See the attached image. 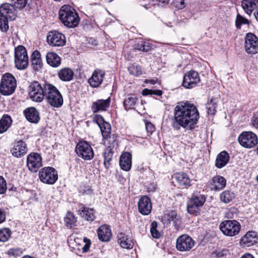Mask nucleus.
Returning a JSON list of instances; mask_svg holds the SVG:
<instances>
[{
	"label": "nucleus",
	"mask_w": 258,
	"mask_h": 258,
	"mask_svg": "<svg viewBox=\"0 0 258 258\" xmlns=\"http://www.w3.org/2000/svg\"><path fill=\"white\" fill-rule=\"evenodd\" d=\"M199 112L196 106L188 102H178L173 110L172 125L176 130L182 127L191 130L198 123Z\"/></svg>",
	"instance_id": "1"
},
{
	"label": "nucleus",
	"mask_w": 258,
	"mask_h": 258,
	"mask_svg": "<svg viewBox=\"0 0 258 258\" xmlns=\"http://www.w3.org/2000/svg\"><path fill=\"white\" fill-rule=\"evenodd\" d=\"M113 151L111 148H106L104 153V165L108 169L110 165V162L113 157Z\"/></svg>",
	"instance_id": "41"
},
{
	"label": "nucleus",
	"mask_w": 258,
	"mask_h": 258,
	"mask_svg": "<svg viewBox=\"0 0 258 258\" xmlns=\"http://www.w3.org/2000/svg\"><path fill=\"white\" fill-rule=\"evenodd\" d=\"M80 207V209L78 211V214L87 221H93L95 218L94 209L86 207L84 205H81Z\"/></svg>",
	"instance_id": "29"
},
{
	"label": "nucleus",
	"mask_w": 258,
	"mask_h": 258,
	"mask_svg": "<svg viewBox=\"0 0 258 258\" xmlns=\"http://www.w3.org/2000/svg\"><path fill=\"white\" fill-rule=\"evenodd\" d=\"M104 139H106L108 142V144H109L108 147L107 148H114L115 146H117V141L116 139V137L113 135L110 136V134L108 136V138H103Z\"/></svg>",
	"instance_id": "50"
},
{
	"label": "nucleus",
	"mask_w": 258,
	"mask_h": 258,
	"mask_svg": "<svg viewBox=\"0 0 258 258\" xmlns=\"http://www.w3.org/2000/svg\"><path fill=\"white\" fill-rule=\"evenodd\" d=\"M49 83L39 82L34 81L29 86V96L31 100L36 102H41L44 99L46 92L45 87Z\"/></svg>",
	"instance_id": "4"
},
{
	"label": "nucleus",
	"mask_w": 258,
	"mask_h": 258,
	"mask_svg": "<svg viewBox=\"0 0 258 258\" xmlns=\"http://www.w3.org/2000/svg\"><path fill=\"white\" fill-rule=\"evenodd\" d=\"M128 71L130 74L135 76H139L142 74V67L135 63L130 64L128 67Z\"/></svg>",
	"instance_id": "43"
},
{
	"label": "nucleus",
	"mask_w": 258,
	"mask_h": 258,
	"mask_svg": "<svg viewBox=\"0 0 258 258\" xmlns=\"http://www.w3.org/2000/svg\"><path fill=\"white\" fill-rule=\"evenodd\" d=\"M14 6L9 4H3L0 7V16L14 20L16 17V12Z\"/></svg>",
	"instance_id": "19"
},
{
	"label": "nucleus",
	"mask_w": 258,
	"mask_h": 258,
	"mask_svg": "<svg viewBox=\"0 0 258 258\" xmlns=\"http://www.w3.org/2000/svg\"><path fill=\"white\" fill-rule=\"evenodd\" d=\"M157 223L153 222L151 225L150 232L152 236L155 238H159L160 237V233L157 230Z\"/></svg>",
	"instance_id": "48"
},
{
	"label": "nucleus",
	"mask_w": 258,
	"mask_h": 258,
	"mask_svg": "<svg viewBox=\"0 0 258 258\" xmlns=\"http://www.w3.org/2000/svg\"><path fill=\"white\" fill-rule=\"evenodd\" d=\"M77 155L85 160H90L94 157V152L91 146L86 141L79 142L76 147Z\"/></svg>",
	"instance_id": "11"
},
{
	"label": "nucleus",
	"mask_w": 258,
	"mask_h": 258,
	"mask_svg": "<svg viewBox=\"0 0 258 258\" xmlns=\"http://www.w3.org/2000/svg\"><path fill=\"white\" fill-rule=\"evenodd\" d=\"M173 3L174 6L179 9L185 7L184 0H173Z\"/></svg>",
	"instance_id": "55"
},
{
	"label": "nucleus",
	"mask_w": 258,
	"mask_h": 258,
	"mask_svg": "<svg viewBox=\"0 0 258 258\" xmlns=\"http://www.w3.org/2000/svg\"><path fill=\"white\" fill-rule=\"evenodd\" d=\"M57 75L63 82H69L74 79V71L69 68H64L58 71Z\"/></svg>",
	"instance_id": "31"
},
{
	"label": "nucleus",
	"mask_w": 258,
	"mask_h": 258,
	"mask_svg": "<svg viewBox=\"0 0 258 258\" xmlns=\"http://www.w3.org/2000/svg\"><path fill=\"white\" fill-rule=\"evenodd\" d=\"M23 253L21 248L19 247H13L10 248L8 251L7 254L11 256L17 257L20 256Z\"/></svg>",
	"instance_id": "49"
},
{
	"label": "nucleus",
	"mask_w": 258,
	"mask_h": 258,
	"mask_svg": "<svg viewBox=\"0 0 258 258\" xmlns=\"http://www.w3.org/2000/svg\"><path fill=\"white\" fill-rule=\"evenodd\" d=\"M219 228L224 235L232 237L239 233L241 225L236 220H226L220 223Z\"/></svg>",
	"instance_id": "7"
},
{
	"label": "nucleus",
	"mask_w": 258,
	"mask_h": 258,
	"mask_svg": "<svg viewBox=\"0 0 258 258\" xmlns=\"http://www.w3.org/2000/svg\"><path fill=\"white\" fill-rule=\"evenodd\" d=\"M240 258H254V257L251 254L246 253L243 255Z\"/></svg>",
	"instance_id": "62"
},
{
	"label": "nucleus",
	"mask_w": 258,
	"mask_h": 258,
	"mask_svg": "<svg viewBox=\"0 0 258 258\" xmlns=\"http://www.w3.org/2000/svg\"><path fill=\"white\" fill-rule=\"evenodd\" d=\"M256 20L258 21V10L254 13Z\"/></svg>",
	"instance_id": "64"
},
{
	"label": "nucleus",
	"mask_w": 258,
	"mask_h": 258,
	"mask_svg": "<svg viewBox=\"0 0 258 258\" xmlns=\"http://www.w3.org/2000/svg\"><path fill=\"white\" fill-rule=\"evenodd\" d=\"M11 117L8 114H4L0 120V134L6 132L12 123Z\"/></svg>",
	"instance_id": "35"
},
{
	"label": "nucleus",
	"mask_w": 258,
	"mask_h": 258,
	"mask_svg": "<svg viewBox=\"0 0 258 258\" xmlns=\"http://www.w3.org/2000/svg\"><path fill=\"white\" fill-rule=\"evenodd\" d=\"M236 26L237 28H240L241 25L248 24L247 19L243 18V17L238 15L235 21Z\"/></svg>",
	"instance_id": "51"
},
{
	"label": "nucleus",
	"mask_w": 258,
	"mask_h": 258,
	"mask_svg": "<svg viewBox=\"0 0 258 258\" xmlns=\"http://www.w3.org/2000/svg\"><path fill=\"white\" fill-rule=\"evenodd\" d=\"M103 138H108L110 134L111 126L109 123L106 122L99 126Z\"/></svg>",
	"instance_id": "45"
},
{
	"label": "nucleus",
	"mask_w": 258,
	"mask_h": 258,
	"mask_svg": "<svg viewBox=\"0 0 258 258\" xmlns=\"http://www.w3.org/2000/svg\"><path fill=\"white\" fill-rule=\"evenodd\" d=\"M200 82V78L198 72L190 71L184 74L182 85L186 89H191L197 86Z\"/></svg>",
	"instance_id": "12"
},
{
	"label": "nucleus",
	"mask_w": 258,
	"mask_h": 258,
	"mask_svg": "<svg viewBox=\"0 0 258 258\" xmlns=\"http://www.w3.org/2000/svg\"><path fill=\"white\" fill-rule=\"evenodd\" d=\"M42 165V158L38 153H31L28 155L27 166L32 172H37Z\"/></svg>",
	"instance_id": "16"
},
{
	"label": "nucleus",
	"mask_w": 258,
	"mask_h": 258,
	"mask_svg": "<svg viewBox=\"0 0 258 258\" xmlns=\"http://www.w3.org/2000/svg\"><path fill=\"white\" fill-rule=\"evenodd\" d=\"M241 6L245 13L250 15L258 7V0H243Z\"/></svg>",
	"instance_id": "33"
},
{
	"label": "nucleus",
	"mask_w": 258,
	"mask_h": 258,
	"mask_svg": "<svg viewBox=\"0 0 258 258\" xmlns=\"http://www.w3.org/2000/svg\"><path fill=\"white\" fill-rule=\"evenodd\" d=\"M58 15L61 23L68 28L77 27L80 22L78 13L69 5L62 6L59 11Z\"/></svg>",
	"instance_id": "2"
},
{
	"label": "nucleus",
	"mask_w": 258,
	"mask_h": 258,
	"mask_svg": "<svg viewBox=\"0 0 258 258\" xmlns=\"http://www.w3.org/2000/svg\"><path fill=\"white\" fill-rule=\"evenodd\" d=\"M7 189V184L5 179L0 175V194H4Z\"/></svg>",
	"instance_id": "53"
},
{
	"label": "nucleus",
	"mask_w": 258,
	"mask_h": 258,
	"mask_svg": "<svg viewBox=\"0 0 258 258\" xmlns=\"http://www.w3.org/2000/svg\"><path fill=\"white\" fill-rule=\"evenodd\" d=\"M24 114L27 120L31 123H37L40 118L39 112L33 107L25 109L24 111Z\"/></svg>",
	"instance_id": "22"
},
{
	"label": "nucleus",
	"mask_w": 258,
	"mask_h": 258,
	"mask_svg": "<svg viewBox=\"0 0 258 258\" xmlns=\"http://www.w3.org/2000/svg\"><path fill=\"white\" fill-rule=\"evenodd\" d=\"M15 62L18 69H25L28 65V56L26 48L19 45L15 49Z\"/></svg>",
	"instance_id": "8"
},
{
	"label": "nucleus",
	"mask_w": 258,
	"mask_h": 258,
	"mask_svg": "<svg viewBox=\"0 0 258 258\" xmlns=\"http://www.w3.org/2000/svg\"><path fill=\"white\" fill-rule=\"evenodd\" d=\"M161 5H167L169 0H157Z\"/></svg>",
	"instance_id": "63"
},
{
	"label": "nucleus",
	"mask_w": 258,
	"mask_h": 258,
	"mask_svg": "<svg viewBox=\"0 0 258 258\" xmlns=\"http://www.w3.org/2000/svg\"><path fill=\"white\" fill-rule=\"evenodd\" d=\"M146 129L148 133L152 134V133L155 131L154 125L150 122H146Z\"/></svg>",
	"instance_id": "57"
},
{
	"label": "nucleus",
	"mask_w": 258,
	"mask_h": 258,
	"mask_svg": "<svg viewBox=\"0 0 258 258\" xmlns=\"http://www.w3.org/2000/svg\"><path fill=\"white\" fill-rule=\"evenodd\" d=\"M105 73L102 70H95L92 74L91 77L89 79L88 83L93 88L98 87L102 83Z\"/></svg>",
	"instance_id": "20"
},
{
	"label": "nucleus",
	"mask_w": 258,
	"mask_h": 258,
	"mask_svg": "<svg viewBox=\"0 0 258 258\" xmlns=\"http://www.w3.org/2000/svg\"><path fill=\"white\" fill-rule=\"evenodd\" d=\"M118 243L123 248L132 249L134 246V242L130 237L123 233L118 234Z\"/></svg>",
	"instance_id": "28"
},
{
	"label": "nucleus",
	"mask_w": 258,
	"mask_h": 258,
	"mask_svg": "<svg viewBox=\"0 0 258 258\" xmlns=\"http://www.w3.org/2000/svg\"><path fill=\"white\" fill-rule=\"evenodd\" d=\"M16 8L23 9L26 7L28 0H12Z\"/></svg>",
	"instance_id": "52"
},
{
	"label": "nucleus",
	"mask_w": 258,
	"mask_h": 258,
	"mask_svg": "<svg viewBox=\"0 0 258 258\" xmlns=\"http://www.w3.org/2000/svg\"><path fill=\"white\" fill-rule=\"evenodd\" d=\"M153 45L148 42L141 40L135 44V48L140 51L147 52L151 50Z\"/></svg>",
	"instance_id": "40"
},
{
	"label": "nucleus",
	"mask_w": 258,
	"mask_h": 258,
	"mask_svg": "<svg viewBox=\"0 0 258 258\" xmlns=\"http://www.w3.org/2000/svg\"><path fill=\"white\" fill-rule=\"evenodd\" d=\"M93 119L97 123L99 126L106 122L103 117L98 114L95 115L93 117Z\"/></svg>",
	"instance_id": "56"
},
{
	"label": "nucleus",
	"mask_w": 258,
	"mask_h": 258,
	"mask_svg": "<svg viewBox=\"0 0 258 258\" xmlns=\"http://www.w3.org/2000/svg\"><path fill=\"white\" fill-rule=\"evenodd\" d=\"M132 155L131 153L125 152L121 155L119 159V165L124 171H128L132 167Z\"/></svg>",
	"instance_id": "23"
},
{
	"label": "nucleus",
	"mask_w": 258,
	"mask_h": 258,
	"mask_svg": "<svg viewBox=\"0 0 258 258\" xmlns=\"http://www.w3.org/2000/svg\"><path fill=\"white\" fill-rule=\"evenodd\" d=\"M256 234L254 231H248L246 234L242 237L240 240V243L245 246H250L256 243L257 238L256 237Z\"/></svg>",
	"instance_id": "26"
},
{
	"label": "nucleus",
	"mask_w": 258,
	"mask_h": 258,
	"mask_svg": "<svg viewBox=\"0 0 258 258\" xmlns=\"http://www.w3.org/2000/svg\"><path fill=\"white\" fill-rule=\"evenodd\" d=\"M245 49L249 54H254L258 52V38L253 33L246 34L245 37Z\"/></svg>",
	"instance_id": "13"
},
{
	"label": "nucleus",
	"mask_w": 258,
	"mask_h": 258,
	"mask_svg": "<svg viewBox=\"0 0 258 258\" xmlns=\"http://www.w3.org/2000/svg\"><path fill=\"white\" fill-rule=\"evenodd\" d=\"M142 94L144 96L156 95L158 96H160L162 94V91L160 90H152V89H145L142 91Z\"/></svg>",
	"instance_id": "46"
},
{
	"label": "nucleus",
	"mask_w": 258,
	"mask_h": 258,
	"mask_svg": "<svg viewBox=\"0 0 258 258\" xmlns=\"http://www.w3.org/2000/svg\"><path fill=\"white\" fill-rule=\"evenodd\" d=\"M226 184V179L221 176L216 175L212 178L209 182L212 190H220L225 187Z\"/></svg>",
	"instance_id": "24"
},
{
	"label": "nucleus",
	"mask_w": 258,
	"mask_h": 258,
	"mask_svg": "<svg viewBox=\"0 0 258 258\" xmlns=\"http://www.w3.org/2000/svg\"><path fill=\"white\" fill-rule=\"evenodd\" d=\"M152 208V206L149 198L145 196L140 198L138 202V209L141 214L148 215L151 213Z\"/></svg>",
	"instance_id": "17"
},
{
	"label": "nucleus",
	"mask_w": 258,
	"mask_h": 258,
	"mask_svg": "<svg viewBox=\"0 0 258 258\" xmlns=\"http://www.w3.org/2000/svg\"><path fill=\"white\" fill-rule=\"evenodd\" d=\"M110 97L106 99H98L92 103L91 110L93 113L106 111L110 106Z\"/></svg>",
	"instance_id": "18"
},
{
	"label": "nucleus",
	"mask_w": 258,
	"mask_h": 258,
	"mask_svg": "<svg viewBox=\"0 0 258 258\" xmlns=\"http://www.w3.org/2000/svg\"><path fill=\"white\" fill-rule=\"evenodd\" d=\"M228 253V250L223 249L221 250H217L214 252L215 256L217 257H223L227 255Z\"/></svg>",
	"instance_id": "54"
},
{
	"label": "nucleus",
	"mask_w": 258,
	"mask_h": 258,
	"mask_svg": "<svg viewBox=\"0 0 258 258\" xmlns=\"http://www.w3.org/2000/svg\"><path fill=\"white\" fill-rule=\"evenodd\" d=\"M251 121H252V124L253 126L254 127L258 128V116H253Z\"/></svg>",
	"instance_id": "60"
},
{
	"label": "nucleus",
	"mask_w": 258,
	"mask_h": 258,
	"mask_svg": "<svg viewBox=\"0 0 258 258\" xmlns=\"http://www.w3.org/2000/svg\"><path fill=\"white\" fill-rule=\"evenodd\" d=\"M93 192V190L91 188L88 186L84 187L82 190V193L83 195H91Z\"/></svg>",
	"instance_id": "59"
},
{
	"label": "nucleus",
	"mask_w": 258,
	"mask_h": 258,
	"mask_svg": "<svg viewBox=\"0 0 258 258\" xmlns=\"http://www.w3.org/2000/svg\"><path fill=\"white\" fill-rule=\"evenodd\" d=\"M47 42L53 46H62L65 45L66 40L63 34L57 31H51L48 33Z\"/></svg>",
	"instance_id": "15"
},
{
	"label": "nucleus",
	"mask_w": 258,
	"mask_h": 258,
	"mask_svg": "<svg viewBox=\"0 0 258 258\" xmlns=\"http://www.w3.org/2000/svg\"><path fill=\"white\" fill-rule=\"evenodd\" d=\"M12 155L17 158L24 155L27 152V147L25 142L19 141L15 144L11 150Z\"/></svg>",
	"instance_id": "21"
},
{
	"label": "nucleus",
	"mask_w": 258,
	"mask_h": 258,
	"mask_svg": "<svg viewBox=\"0 0 258 258\" xmlns=\"http://www.w3.org/2000/svg\"><path fill=\"white\" fill-rule=\"evenodd\" d=\"M99 239L102 241H108L111 237V231L108 226H101L97 231Z\"/></svg>",
	"instance_id": "32"
},
{
	"label": "nucleus",
	"mask_w": 258,
	"mask_h": 258,
	"mask_svg": "<svg viewBox=\"0 0 258 258\" xmlns=\"http://www.w3.org/2000/svg\"><path fill=\"white\" fill-rule=\"evenodd\" d=\"M65 225L68 228L71 229L76 225L77 217L71 212L67 213L64 218Z\"/></svg>",
	"instance_id": "39"
},
{
	"label": "nucleus",
	"mask_w": 258,
	"mask_h": 258,
	"mask_svg": "<svg viewBox=\"0 0 258 258\" xmlns=\"http://www.w3.org/2000/svg\"><path fill=\"white\" fill-rule=\"evenodd\" d=\"M206 201V197L200 192H194L187 202V210L190 214L197 215Z\"/></svg>",
	"instance_id": "5"
},
{
	"label": "nucleus",
	"mask_w": 258,
	"mask_h": 258,
	"mask_svg": "<svg viewBox=\"0 0 258 258\" xmlns=\"http://www.w3.org/2000/svg\"><path fill=\"white\" fill-rule=\"evenodd\" d=\"M138 100V98L135 95H128L123 101V106L125 109L128 110L133 109Z\"/></svg>",
	"instance_id": "37"
},
{
	"label": "nucleus",
	"mask_w": 258,
	"mask_h": 258,
	"mask_svg": "<svg viewBox=\"0 0 258 258\" xmlns=\"http://www.w3.org/2000/svg\"><path fill=\"white\" fill-rule=\"evenodd\" d=\"M32 66L35 71H38L42 67L43 63L41 58V54L38 50H35L31 56Z\"/></svg>",
	"instance_id": "34"
},
{
	"label": "nucleus",
	"mask_w": 258,
	"mask_h": 258,
	"mask_svg": "<svg viewBox=\"0 0 258 258\" xmlns=\"http://www.w3.org/2000/svg\"><path fill=\"white\" fill-rule=\"evenodd\" d=\"M12 232L9 228H4L0 230V241L6 242L10 238Z\"/></svg>",
	"instance_id": "44"
},
{
	"label": "nucleus",
	"mask_w": 258,
	"mask_h": 258,
	"mask_svg": "<svg viewBox=\"0 0 258 258\" xmlns=\"http://www.w3.org/2000/svg\"><path fill=\"white\" fill-rule=\"evenodd\" d=\"M195 245V241L186 234L180 236L176 240V248L180 251H189Z\"/></svg>",
	"instance_id": "14"
},
{
	"label": "nucleus",
	"mask_w": 258,
	"mask_h": 258,
	"mask_svg": "<svg viewBox=\"0 0 258 258\" xmlns=\"http://www.w3.org/2000/svg\"><path fill=\"white\" fill-rule=\"evenodd\" d=\"M6 219V214L5 210L0 208V224H2Z\"/></svg>",
	"instance_id": "58"
},
{
	"label": "nucleus",
	"mask_w": 258,
	"mask_h": 258,
	"mask_svg": "<svg viewBox=\"0 0 258 258\" xmlns=\"http://www.w3.org/2000/svg\"><path fill=\"white\" fill-rule=\"evenodd\" d=\"M16 86V80L14 76L10 73H6L1 80L0 91L4 95L12 94L15 91Z\"/></svg>",
	"instance_id": "6"
},
{
	"label": "nucleus",
	"mask_w": 258,
	"mask_h": 258,
	"mask_svg": "<svg viewBox=\"0 0 258 258\" xmlns=\"http://www.w3.org/2000/svg\"><path fill=\"white\" fill-rule=\"evenodd\" d=\"M174 178L182 188L187 187L191 185L190 179L188 175L184 172H180L175 173Z\"/></svg>",
	"instance_id": "25"
},
{
	"label": "nucleus",
	"mask_w": 258,
	"mask_h": 258,
	"mask_svg": "<svg viewBox=\"0 0 258 258\" xmlns=\"http://www.w3.org/2000/svg\"><path fill=\"white\" fill-rule=\"evenodd\" d=\"M8 18L0 16V30L4 32H6L9 29Z\"/></svg>",
	"instance_id": "47"
},
{
	"label": "nucleus",
	"mask_w": 258,
	"mask_h": 258,
	"mask_svg": "<svg viewBox=\"0 0 258 258\" xmlns=\"http://www.w3.org/2000/svg\"><path fill=\"white\" fill-rule=\"evenodd\" d=\"M47 63L53 68H57L60 64L61 59L55 52L53 51L48 52L46 55Z\"/></svg>",
	"instance_id": "27"
},
{
	"label": "nucleus",
	"mask_w": 258,
	"mask_h": 258,
	"mask_svg": "<svg viewBox=\"0 0 258 258\" xmlns=\"http://www.w3.org/2000/svg\"><path fill=\"white\" fill-rule=\"evenodd\" d=\"M235 198V194L229 190L223 191L220 196V200L224 203H229Z\"/></svg>",
	"instance_id": "42"
},
{
	"label": "nucleus",
	"mask_w": 258,
	"mask_h": 258,
	"mask_svg": "<svg viewBox=\"0 0 258 258\" xmlns=\"http://www.w3.org/2000/svg\"><path fill=\"white\" fill-rule=\"evenodd\" d=\"M44 98L46 102L52 107H60L63 102V97L58 89L53 85L49 83L45 87Z\"/></svg>",
	"instance_id": "3"
},
{
	"label": "nucleus",
	"mask_w": 258,
	"mask_h": 258,
	"mask_svg": "<svg viewBox=\"0 0 258 258\" xmlns=\"http://www.w3.org/2000/svg\"><path fill=\"white\" fill-rule=\"evenodd\" d=\"M164 218L169 223L172 221L175 227H179L181 223L180 216L174 211H172L165 215Z\"/></svg>",
	"instance_id": "36"
},
{
	"label": "nucleus",
	"mask_w": 258,
	"mask_h": 258,
	"mask_svg": "<svg viewBox=\"0 0 258 258\" xmlns=\"http://www.w3.org/2000/svg\"><path fill=\"white\" fill-rule=\"evenodd\" d=\"M39 177L43 183L53 184L58 179L57 172L53 167H45L39 171Z\"/></svg>",
	"instance_id": "9"
},
{
	"label": "nucleus",
	"mask_w": 258,
	"mask_h": 258,
	"mask_svg": "<svg viewBox=\"0 0 258 258\" xmlns=\"http://www.w3.org/2000/svg\"><path fill=\"white\" fill-rule=\"evenodd\" d=\"M218 100L216 98H212L206 103V109L209 115H214L217 112Z\"/></svg>",
	"instance_id": "38"
},
{
	"label": "nucleus",
	"mask_w": 258,
	"mask_h": 258,
	"mask_svg": "<svg viewBox=\"0 0 258 258\" xmlns=\"http://www.w3.org/2000/svg\"><path fill=\"white\" fill-rule=\"evenodd\" d=\"M89 247H90V244H88L87 243H86L83 248H82V250H83V252H86L88 251V250H89Z\"/></svg>",
	"instance_id": "61"
},
{
	"label": "nucleus",
	"mask_w": 258,
	"mask_h": 258,
	"mask_svg": "<svg viewBox=\"0 0 258 258\" xmlns=\"http://www.w3.org/2000/svg\"><path fill=\"white\" fill-rule=\"evenodd\" d=\"M230 160L229 154L225 151L221 152L217 156L215 166L218 168H222L227 165Z\"/></svg>",
	"instance_id": "30"
},
{
	"label": "nucleus",
	"mask_w": 258,
	"mask_h": 258,
	"mask_svg": "<svg viewBox=\"0 0 258 258\" xmlns=\"http://www.w3.org/2000/svg\"><path fill=\"white\" fill-rule=\"evenodd\" d=\"M257 137L252 132H243L238 137L239 144L246 149L254 147L257 143Z\"/></svg>",
	"instance_id": "10"
}]
</instances>
